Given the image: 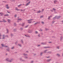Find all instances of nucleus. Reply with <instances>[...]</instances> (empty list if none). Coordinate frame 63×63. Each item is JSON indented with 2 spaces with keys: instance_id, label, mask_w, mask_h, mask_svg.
Here are the masks:
<instances>
[{
  "instance_id": "obj_1",
  "label": "nucleus",
  "mask_w": 63,
  "mask_h": 63,
  "mask_svg": "<svg viewBox=\"0 0 63 63\" xmlns=\"http://www.w3.org/2000/svg\"><path fill=\"white\" fill-rule=\"evenodd\" d=\"M23 55H24L25 56V58H26V59H27L28 58V57L27 56H28V55L27 54H23Z\"/></svg>"
},
{
  "instance_id": "obj_2",
  "label": "nucleus",
  "mask_w": 63,
  "mask_h": 63,
  "mask_svg": "<svg viewBox=\"0 0 63 63\" xmlns=\"http://www.w3.org/2000/svg\"><path fill=\"white\" fill-rule=\"evenodd\" d=\"M33 20V19H31L28 20L27 21H28V23H31V22H32L31 21V20Z\"/></svg>"
},
{
  "instance_id": "obj_3",
  "label": "nucleus",
  "mask_w": 63,
  "mask_h": 63,
  "mask_svg": "<svg viewBox=\"0 0 63 63\" xmlns=\"http://www.w3.org/2000/svg\"><path fill=\"white\" fill-rule=\"evenodd\" d=\"M32 30H30L28 31V33H32Z\"/></svg>"
},
{
  "instance_id": "obj_4",
  "label": "nucleus",
  "mask_w": 63,
  "mask_h": 63,
  "mask_svg": "<svg viewBox=\"0 0 63 63\" xmlns=\"http://www.w3.org/2000/svg\"><path fill=\"white\" fill-rule=\"evenodd\" d=\"M30 1H29V2L28 3H27L26 5V6H28V5H29V4H30Z\"/></svg>"
},
{
  "instance_id": "obj_5",
  "label": "nucleus",
  "mask_w": 63,
  "mask_h": 63,
  "mask_svg": "<svg viewBox=\"0 0 63 63\" xmlns=\"http://www.w3.org/2000/svg\"><path fill=\"white\" fill-rule=\"evenodd\" d=\"M19 60H20V61H25V60H22V58H20L19 59Z\"/></svg>"
},
{
  "instance_id": "obj_6",
  "label": "nucleus",
  "mask_w": 63,
  "mask_h": 63,
  "mask_svg": "<svg viewBox=\"0 0 63 63\" xmlns=\"http://www.w3.org/2000/svg\"><path fill=\"white\" fill-rule=\"evenodd\" d=\"M46 44H47V42H45L44 43H41V44L42 45H46Z\"/></svg>"
},
{
  "instance_id": "obj_7",
  "label": "nucleus",
  "mask_w": 63,
  "mask_h": 63,
  "mask_svg": "<svg viewBox=\"0 0 63 63\" xmlns=\"http://www.w3.org/2000/svg\"><path fill=\"white\" fill-rule=\"evenodd\" d=\"M24 24H25V23H23L22 24H21V26L23 27V26H24Z\"/></svg>"
},
{
  "instance_id": "obj_8",
  "label": "nucleus",
  "mask_w": 63,
  "mask_h": 63,
  "mask_svg": "<svg viewBox=\"0 0 63 63\" xmlns=\"http://www.w3.org/2000/svg\"><path fill=\"white\" fill-rule=\"evenodd\" d=\"M61 17V16H59L57 17V19H59L60 18V17Z\"/></svg>"
},
{
  "instance_id": "obj_9",
  "label": "nucleus",
  "mask_w": 63,
  "mask_h": 63,
  "mask_svg": "<svg viewBox=\"0 0 63 63\" xmlns=\"http://www.w3.org/2000/svg\"><path fill=\"white\" fill-rule=\"evenodd\" d=\"M6 8H7V9H9V7L8 6V5H6Z\"/></svg>"
},
{
  "instance_id": "obj_10",
  "label": "nucleus",
  "mask_w": 63,
  "mask_h": 63,
  "mask_svg": "<svg viewBox=\"0 0 63 63\" xmlns=\"http://www.w3.org/2000/svg\"><path fill=\"white\" fill-rule=\"evenodd\" d=\"M25 36L26 37H30V36H29V35H25Z\"/></svg>"
},
{
  "instance_id": "obj_11",
  "label": "nucleus",
  "mask_w": 63,
  "mask_h": 63,
  "mask_svg": "<svg viewBox=\"0 0 63 63\" xmlns=\"http://www.w3.org/2000/svg\"><path fill=\"white\" fill-rule=\"evenodd\" d=\"M47 51V50H45L44 51L43 53H46V52Z\"/></svg>"
},
{
  "instance_id": "obj_12",
  "label": "nucleus",
  "mask_w": 63,
  "mask_h": 63,
  "mask_svg": "<svg viewBox=\"0 0 63 63\" xmlns=\"http://www.w3.org/2000/svg\"><path fill=\"white\" fill-rule=\"evenodd\" d=\"M44 48H50V47H44Z\"/></svg>"
},
{
  "instance_id": "obj_13",
  "label": "nucleus",
  "mask_w": 63,
  "mask_h": 63,
  "mask_svg": "<svg viewBox=\"0 0 63 63\" xmlns=\"http://www.w3.org/2000/svg\"><path fill=\"white\" fill-rule=\"evenodd\" d=\"M22 5V4H21L18 5V7H21V6Z\"/></svg>"
},
{
  "instance_id": "obj_14",
  "label": "nucleus",
  "mask_w": 63,
  "mask_h": 63,
  "mask_svg": "<svg viewBox=\"0 0 63 63\" xmlns=\"http://www.w3.org/2000/svg\"><path fill=\"white\" fill-rule=\"evenodd\" d=\"M52 17V16H49L48 18V19H50V17Z\"/></svg>"
},
{
  "instance_id": "obj_15",
  "label": "nucleus",
  "mask_w": 63,
  "mask_h": 63,
  "mask_svg": "<svg viewBox=\"0 0 63 63\" xmlns=\"http://www.w3.org/2000/svg\"><path fill=\"white\" fill-rule=\"evenodd\" d=\"M1 45L3 47H7V46H5V45H4V44H2Z\"/></svg>"
},
{
  "instance_id": "obj_16",
  "label": "nucleus",
  "mask_w": 63,
  "mask_h": 63,
  "mask_svg": "<svg viewBox=\"0 0 63 63\" xmlns=\"http://www.w3.org/2000/svg\"><path fill=\"white\" fill-rule=\"evenodd\" d=\"M62 39H63V37H62V36H61V39H60L61 41H62Z\"/></svg>"
},
{
  "instance_id": "obj_17",
  "label": "nucleus",
  "mask_w": 63,
  "mask_h": 63,
  "mask_svg": "<svg viewBox=\"0 0 63 63\" xmlns=\"http://www.w3.org/2000/svg\"><path fill=\"white\" fill-rule=\"evenodd\" d=\"M57 55L59 57V56H60V55L59 54H57Z\"/></svg>"
},
{
  "instance_id": "obj_18",
  "label": "nucleus",
  "mask_w": 63,
  "mask_h": 63,
  "mask_svg": "<svg viewBox=\"0 0 63 63\" xmlns=\"http://www.w3.org/2000/svg\"><path fill=\"white\" fill-rule=\"evenodd\" d=\"M51 60V59H49V60H47V62H49V61H50V60Z\"/></svg>"
},
{
  "instance_id": "obj_19",
  "label": "nucleus",
  "mask_w": 63,
  "mask_h": 63,
  "mask_svg": "<svg viewBox=\"0 0 63 63\" xmlns=\"http://www.w3.org/2000/svg\"><path fill=\"white\" fill-rule=\"evenodd\" d=\"M41 12V11H37V13H40Z\"/></svg>"
},
{
  "instance_id": "obj_20",
  "label": "nucleus",
  "mask_w": 63,
  "mask_h": 63,
  "mask_svg": "<svg viewBox=\"0 0 63 63\" xmlns=\"http://www.w3.org/2000/svg\"><path fill=\"white\" fill-rule=\"evenodd\" d=\"M21 42L23 44V40L22 39L21 40Z\"/></svg>"
},
{
  "instance_id": "obj_21",
  "label": "nucleus",
  "mask_w": 63,
  "mask_h": 63,
  "mask_svg": "<svg viewBox=\"0 0 63 63\" xmlns=\"http://www.w3.org/2000/svg\"><path fill=\"white\" fill-rule=\"evenodd\" d=\"M16 11H20V10L18 9L17 8H16Z\"/></svg>"
},
{
  "instance_id": "obj_22",
  "label": "nucleus",
  "mask_w": 63,
  "mask_h": 63,
  "mask_svg": "<svg viewBox=\"0 0 63 63\" xmlns=\"http://www.w3.org/2000/svg\"><path fill=\"white\" fill-rule=\"evenodd\" d=\"M18 45L19 46V47H21V44H18Z\"/></svg>"
},
{
  "instance_id": "obj_23",
  "label": "nucleus",
  "mask_w": 63,
  "mask_h": 63,
  "mask_svg": "<svg viewBox=\"0 0 63 63\" xmlns=\"http://www.w3.org/2000/svg\"><path fill=\"white\" fill-rule=\"evenodd\" d=\"M18 20H19L20 21H21L22 20V19H18Z\"/></svg>"
},
{
  "instance_id": "obj_24",
  "label": "nucleus",
  "mask_w": 63,
  "mask_h": 63,
  "mask_svg": "<svg viewBox=\"0 0 63 63\" xmlns=\"http://www.w3.org/2000/svg\"><path fill=\"white\" fill-rule=\"evenodd\" d=\"M57 2V0H54V3H56V2Z\"/></svg>"
},
{
  "instance_id": "obj_25",
  "label": "nucleus",
  "mask_w": 63,
  "mask_h": 63,
  "mask_svg": "<svg viewBox=\"0 0 63 63\" xmlns=\"http://www.w3.org/2000/svg\"><path fill=\"white\" fill-rule=\"evenodd\" d=\"M20 30L21 31L22 30H23V28H20Z\"/></svg>"
},
{
  "instance_id": "obj_26",
  "label": "nucleus",
  "mask_w": 63,
  "mask_h": 63,
  "mask_svg": "<svg viewBox=\"0 0 63 63\" xmlns=\"http://www.w3.org/2000/svg\"><path fill=\"white\" fill-rule=\"evenodd\" d=\"M28 26H29L28 25L26 26L25 27V28H27L28 27Z\"/></svg>"
},
{
  "instance_id": "obj_27",
  "label": "nucleus",
  "mask_w": 63,
  "mask_h": 63,
  "mask_svg": "<svg viewBox=\"0 0 63 63\" xmlns=\"http://www.w3.org/2000/svg\"><path fill=\"white\" fill-rule=\"evenodd\" d=\"M59 47H60L59 46H58L57 47V49H59Z\"/></svg>"
},
{
  "instance_id": "obj_28",
  "label": "nucleus",
  "mask_w": 63,
  "mask_h": 63,
  "mask_svg": "<svg viewBox=\"0 0 63 63\" xmlns=\"http://www.w3.org/2000/svg\"><path fill=\"white\" fill-rule=\"evenodd\" d=\"M43 54V52H42L40 53V54L41 56H42V54Z\"/></svg>"
},
{
  "instance_id": "obj_29",
  "label": "nucleus",
  "mask_w": 63,
  "mask_h": 63,
  "mask_svg": "<svg viewBox=\"0 0 63 63\" xmlns=\"http://www.w3.org/2000/svg\"><path fill=\"white\" fill-rule=\"evenodd\" d=\"M56 18V16L55 17H54L53 18V19H55Z\"/></svg>"
},
{
  "instance_id": "obj_30",
  "label": "nucleus",
  "mask_w": 63,
  "mask_h": 63,
  "mask_svg": "<svg viewBox=\"0 0 63 63\" xmlns=\"http://www.w3.org/2000/svg\"><path fill=\"white\" fill-rule=\"evenodd\" d=\"M44 16H40V18H42V17H43Z\"/></svg>"
},
{
  "instance_id": "obj_31",
  "label": "nucleus",
  "mask_w": 63,
  "mask_h": 63,
  "mask_svg": "<svg viewBox=\"0 0 63 63\" xmlns=\"http://www.w3.org/2000/svg\"><path fill=\"white\" fill-rule=\"evenodd\" d=\"M0 15H1V16H2V15H3V14L2 13H0Z\"/></svg>"
},
{
  "instance_id": "obj_32",
  "label": "nucleus",
  "mask_w": 63,
  "mask_h": 63,
  "mask_svg": "<svg viewBox=\"0 0 63 63\" xmlns=\"http://www.w3.org/2000/svg\"><path fill=\"white\" fill-rule=\"evenodd\" d=\"M45 30L46 31H47V30H48V29H47V28H45Z\"/></svg>"
},
{
  "instance_id": "obj_33",
  "label": "nucleus",
  "mask_w": 63,
  "mask_h": 63,
  "mask_svg": "<svg viewBox=\"0 0 63 63\" xmlns=\"http://www.w3.org/2000/svg\"><path fill=\"white\" fill-rule=\"evenodd\" d=\"M8 21L9 22H10V20H9V19H8Z\"/></svg>"
},
{
  "instance_id": "obj_34",
  "label": "nucleus",
  "mask_w": 63,
  "mask_h": 63,
  "mask_svg": "<svg viewBox=\"0 0 63 63\" xmlns=\"http://www.w3.org/2000/svg\"><path fill=\"white\" fill-rule=\"evenodd\" d=\"M38 37H40V34H39L38 35Z\"/></svg>"
},
{
  "instance_id": "obj_35",
  "label": "nucleus",
  "mask_w": 63,
  "mask_h": 63,
  "mask_svg": "<svg viewBox=\"0 0 63 63\" xmlns=\"http://www.w3.org/2000/svg\"><path fill=\"white\" fill-rule=\"evenodd\" d=\"M35 33L36 34H38V32L37 31L35 32Z\"/></svg>"
},
{
  "instance_id": "obj_36",
  "label": "nucleus",
  "mask_w": 63,
  "mask_h": 63,
  "mask_svg": "<svg viewBox=\"0 0 63 63\" xmlns=\"http://www.w3.org/2000/svg\"><path fill=\"white\" fill-rule=\"evenodd\" d=\"M44 11V9H43L42 10V12H43Z\"/></svg>"
},
{
  "instance_id": "obj_37",
  "label": "nucleus",
  "mask_w": 63,
  "mask_h": 63,
  "mask_svg": "<svg viewBox=\"0 0 63 63\" xmlns=\"http://www.w3.org/2000/svg\"><path fill=\"white\" fill-rule=\"evenodd\" d=\"M53 11H55V10H56V9L54 8H53Z\"/></svg>"
},
{
  "instance_id": "obj_38",
  "label": "nucleus",
  "mask_w": 63,
  "mask_h": 63,
  "mask_svg": "<svg viewBox=\"0 0 63 63\" xmlns=\"http://www.w3.org/2000/svg\"><path fill=\"white\" fill-rule=\"evenodd\" d=\"M38 24L37 23V22H36V23H35L34 24V25H36V24Z\"/></svg>"
},
{
  "instance_id": "obj_39",
  "label": "nucleus",
  "mask_w": 63,
  "mask_h": 63,
  "mask_svg": "<svg viewBox=\"0 0 63 63\" xmlns=\"http://www.w3.org/2000/svg\"><path fill=\"white\" fill-rule=\"evenodd\" d=\"M54 22H55V21H53L52 22V23H54Z\"/></svg>"
},
{
  "instance_id": "obj_40",
  "label": "nucleus",
  "mask_w": 63,
  "mask_h": 63,
  "mask_svg": "<svg viewBox=\"0 0 63 63\" xmlns=\"http://www.w3.org/2000/svg\"><path fill=\"white\" fill-rule=\"evenodd\" d=\"M51 52H47V53H50Z\"/></svg>"
},
{
  "instance_id": "obj_41",
  "label": "nucleus",
  "mask_w": 63,
  "mask_h": 63,
  "mask_svg": "<svg viewBox=\"0 0 63 63\" xmlns=\"http://www.w3.org/2000/svg\"><path fill=\"white\" fill-rule=\"evenodd\" d=\"M50 11L51 12H53V10H50Z\"/></svg>"
},
{
  "instance_id": "obj_42",
  "label": "nucleus",
  "mask_w": 63,
  "mask_h": 63,
  "mask_svg": "<svg viewBox=\"0 0 63 63\" xmlns=\"http://www.w3.org/2000/svg\"><path fill=\"white\" fill-rule=\"evenodd\" d=\"M37 23H40V22H37Z\"/></svg>"
},
{
  "instance_id": "obj_43",
  "label": "nucleus",
  "mask_w": 63,
  "mask_h": 63,
  "mask_svg": "<svg viewBox=\"0 0 63 63\" xmlns=\"http://www.w3.org/2000/svg\"><path fill=\"white\" fill-rule=\"evenodd\" d=\"M5 38V36H4V35L3 36V39H4Z\"/></svg>"
},
{
  "instance_id": "obj_44",
  "label": "nucleus",
  "mask_w": 63,
  "mask_h": 63,
  "mask_svg": "<svg viewBox=\"0 0 63 63\" xmlns=\"http://www.w3.org/2000/svg\"><path fill=\"white\" fill-rule=\"evenodd\" d=\"M3 21L4 22H6V21H5V20H3Z\"/></svg>"
},
{
  "instance_id": "obj_45",
  "label": "nucleus",
  "mask_w": 63,
  "mask_h": 63,
  "mask_svg": "<svg viewBox=\"0 0 63 63\" xmlns=\"http://www.w3.org/2000/svg\"><path fill=\"white\" fill-rule=\"evenodd\" d=\"M14 25L15 26H16V23H14Z\"/></svg>"
},
{
  "instance_id": "obj_46",
  "label": "nucleus",
  "mask_w": 63,
  "mask_h": 63,
  "mask_svg": "<svg viewBox=\"0 0 63 63\" xmlns=\"http://www.w3.org/2000/svg\"><path fill=\"white\" fill-rule=\"evenodd\" d=\"M5 16H9V15H5Z\"/></svg>"
},
{
  "instance_id": "obj_47",
  "label": "nucleus",
  "mask_w": 63,
  "mask_h": 63,
  "mask_svg": "<svg viewBox=\"0 0 63 63\" xmlns=\"http://www.w3.org/2000/svg\"><path fill=\"white\" fill-rule=\"evenodd\" d=\"M42 24H44V22H42Z\"/></svg>"
},
{
  "instance_id": "obj_48",
  "label": "nucleus",
  "mask_w": 63,
  "mask_h": 63,
  "mask_svg": "<svg viewBox=\"0 0 63 63\" xmlns=\"http://www.w3.org/2000/svg\"><path fill=\"white\" fill-rule=\"evenodd\" d=\"M39 31H42V30H41V29H40V30H39Z\"/></svg>"
},
{
  "instance_id": "obj_49",
  "label": "nucleus",
  "mask_w": 63,
  "mask_h": 63,
  "mask_svg": "<svg viewBox=\"0 0 63 63\" xmlns=\"http://www.w3.org/2000/svg\"><path fill=\"white\" fill-rule=\"evenodd\" d=\"M14 17H16V15H15L14 16Z\"/></svg>"
},
{
  "instance_id": "obj_50",
  "label": "nucleus",
  "mask_w": 63,
  "mask_h": 63,
  "mask_svg": "<svg viewBox=\"0 0 63 63\" xmlns=\"http://www.w3.org/2000/svg\"><path fill=\"white\" fill-rule=\"evenodd\" d=\"M33 61H32L31 63H33Z\"/></svg>"
},
{
  "instance_id": "obj_51",
  "label": "nucleus",
  "mask_w": 63,
  "mask_h": 63,
  "mask_svg": "<svg viewBox=\"0 0 63 63\" xmlns=\"http://www.w3.org/2000/svg\"><path fill=\"white\" fill-rule=\"evenodd\" d=\"M20 10L21 11H23V10H22V9H21Z\"/></svg>"
},
{
  "instance_id": "obj_52",
  "label": "nucleus",
  "mask_w": 63,
  "mask_h": 63,
  "mask_svg": "<svg viewBox=\"0 0 63 63\" xmlns=\"http://www.w3.org/2000/svg\"><path fill=\"white\" fill-rule=\"evenodd\" d=\"M14 48V47H12V49H13Z\"/></svg>"
},
{
  "instance_id": "obj_53",
  "label": "nucleus",
  "mask_w": 63,
  "mask_h": 63,
  "mask_svg": "<svg viewBox=\"0 0 63 63\" xmlns=\"http://www.w3.org/2000/svg\"><path fill=\"white\" fill-rule=\"evenodd\" d=\"M37 46L38 47H40V45H38Z\"/></svg>"
},
{
  "instance_id": "obj_54",
  "label": "nucleus",
  "mask_w": 63,
  "mask_h": 63,
  "mask_svg": "<svg viewBox=\"0 0 63 63\" xmlns=\"http://www.w3.org/2000/svg\"><path fill=\"white\" fill-rule=\"evenodd\" d=\"M6 60V61H8V59H7Z\"/></svg>"
},
{
  "instance_id": "obj_55",
  "label": "nucleus",
  "mask_w": 63,
  "mask_h": 63,
  "mask_svg": "<svg viewBox=\"0 0 63 63\" xmlns=\"http://www.w3.org/2000/svg\"><path fill=\"white\" fill-rule=\"evenodd\" d=\"M41 35H43V33H41Z\"/></svg>"
},
{
  "instance_id": "obj_56",
  "label": "nucleus",
  "mask_w": 63,
  "mask_h": 63,
  "mask_svg": "<svg viewBox=\"0 0 63 63\" xmlns=\"http://www.w3.org/2000/svg\"><path fill=\"white\" fill-rule=\"evenodd\" d=\"M49 56H48V57H47V58H49Z\"/></svg>"
},
{
  "instance_id": "obj_57",
  "label": "nucleus",
  "mask_w": 63,
  "mask_h": 63,
  "mask_svg": "<svg viewBox=\"0 0 63 63\" xmlns=\"http://www.w3.org/2000/svg\"><path fill=\"white\" fill-rule=\"evenodd\" d=\"M17 22H19V20H18Z\"/></svg>"
},
{
  "instance_id": "obj_58",
  "label": "nucleus",
  "mask_w": 63,
  "mask_h": 63,
  "mask_svg": "<svg viewBox=\"0 0 63 63\" xmlns=\"http://www.w3.org/2000/svg\"><path fill=\"white\" fill-rule=\"evenodd\" d=\"M7 12H8V13H10V12H8V11H7Z\"/></svg>"
},
{
  "instance_id": "obj_59",
  "label": "nucleus",
  "mask_w": 63,
  "mask_h": 63,
  "mask_svg": "<svg viewBox=\"0 0 63 63\" xmlns=\"http://www.w3.org/2000/svg\"><path fill=\"white\" fill-rule=\"evenodd\" d=\"M51 43V42H49V43Z\"/></svg>"
},
{
  "instance_id": "obj_60",
  "label": "nucleus",
  "mask_w": 63,
  "mask_h": 63,
  "mask_svg": "<svg viewBox=\"0 0 63 63\" xmlns=\"http://www.w3.org/2000/svg\"><path fill=\"white\" fill-rule=\"evenodd\" d=\"M28 52V51H26V52Z\"/></svg>"
},
{
  "instance_id": "obj_61",
  "label": "nucleus",
  "mask_w": 63,
  "mask_h": 63,
  "mask_svg": "<svg viewBox=\"0 0 63 63\" xmlns=\"http://www.w3.org/2000/svg\"><path fill=\"white\" fill-rule=\"evenodd\" d=\"M7 32H8V30L7 29Z\"/></svg>"
},
{
  "instance_id": "obj_62",
  "label": "nucleus",
  "mask_w": 63,
  "mask_h": 63,
  "mask_svg": "<svg viewBox=\"0 0 63 63\" xmlns=\"http://www.w3.org/2000/svg\"><path fill=\"white\" fill-rule=\"evenodd\" d=\"M27 0V1H29V0Z\"/></svg>"
},
{
  "instance_id": "obj_63",
  "label": "nucleus",
  "mask_w": 63,
  "mask_h": 63,
  "mask_svg": "<svg viewBox=\"0 0 63 63\" xmlns=\"http://www.w3.org/2000/svg\"><path fill=\"white\" fill-rule=\"evenodd\" d=\"M36 54H34V55H36Z\"/></svg>"
},
{
  "instance_id": "obj_64",
  "label": "nucleus",
  "mask_w": 63,
  "mask_h": 63,
  "mask_svg": "<svg viewBox=\"0 0 63 63\" xmlns=\"http://www.w3.org/2000/svg\"><path fill=\"white\" fill-rule=\"evenodd\" d=\"M22 5H24V4H23Z\"/></svg>"
}]
</instances>
